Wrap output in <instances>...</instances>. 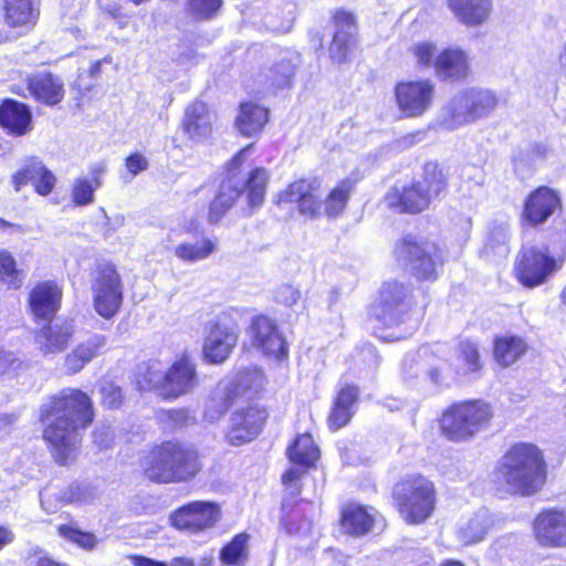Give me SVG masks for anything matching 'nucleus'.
I'll return each mask as SVG.
<instances>
[{
    "label": "nucleus",
    "mask_w": 566,
    "mask_h": 566,
    "mask_svg": "<svg viewBox=\"0 0 566 566\" xmlns=\"http://www.w3.org/2000/svg\"><path fill=\"white\" fill-rule=\"evenodd\" d=\"M474 122L489 116L497 107V98L492 91L471 87L467 88Z\"/></svg>",
    "instance_id": "nucleus-44"
},
{
    "label": "nucleus",
    "mask_w": 566,
    "mask_h": 566,
    "mask_svg": "<svg viewBox=\"0 0 566 566\" xmlns=\"http://www.w3.org/2000/svg\"><path fill=\"white\" fill-rule=\"evenodd\" d=\"M474 123L467 91L457 93L442 108L440 125L448 130Z\"/></svg>",
    "instance_id": "nucleus-32"
},
{
    "label": "nucleus",
    "mask_w": 566,
    "mask_h": 566,
    "mask_svg": "<svg viewBox=\"0 0 566 566\" xmlns=\"http://www.w3.org/2000/svg\"><path fill=\"white\" fill-rule=\"evenodd\" d=\"M0 279L14 289L22 285L21 273L17 269L15 261L11 253L6 250H0Z\"/></svg>",
    "instance_id": "nucleus-53"
},
{
    "label": "nucleus",
    "mask_w": 566,
    "mask_h": 566,
    "mask_svg": "<svg viewBox=\"0 0 566 566\" xmlns=\"http://www.w3.org/2000/svg\"><path fill=\"white\" fill-rule=\"evenodd\" d=\"M395 497L401 517L408 524H420L433 512L436 494L433 484L418 476L397 485Z\"/></svg>",
    "instance_id": "nucleus-9"
},
{
    "label": "nucleus",
    "mask_w": 566,
    "mask_h": 566,
    "mask_svg": "<svg viewBox=\"0 0 566 566\" xmlns=\"http://www.w3.org/2000/svg\"><path fill=\"white\" fill-rule=\"evenodd\" d=\"M238 342L234 327L221 324L213 325L203 343V357L212 364H221L228 359Z\"/></svg>",
    "instance_id": "nucleus-23"
},
{
    "label": "nucleus",
    "mask_w": 566,
    "mask_h": 566,
    "mask_svg": "<svg viewBox=\"0 0 566 566\" xmlns=\"http://www.w3.org/2000/svg\"><path fill=\"white\" fill-rule=\"evenodd\" d=\"M28 95L46 106L57 105L65 95L63 81L49 72H40L25 78Z\"/></svg>",
    "instance_id": "nucleus-22"
},
{
    "label": "nucleus",
    "mask_w": 566,
    "mask_h": 566,
    "mask_svg": "<svg viewBox=\"0 0 566 566\" xmlns=\"http://www.w3.org/2000/svg\"><path fill=\"white\" fill-rule=\"evenodd\" d=\"M452 361L457 373L460 374L462 378L476 374L482 369L478 346L471 340H463L459 344L452 357Z\"/></svg>",
    "instance_id": "nucleus-42"
},
{
    "label": "nucleus",
    "mask_w": 566,
    "mask_h": 566,
    "mask_svg": "<svg viewBox=\"0 0 566 566\" xmlns=\"http://www.w3.org/2000/svg\"><path fill=\"white\" fill-rule=\"evenodd\" d=\"M221 518V506L213 501L189 502L175 510L169 516L176 530L189 535H199L214 528Z\"/></svg>",
    "instance_id": "nucleus-12"
},
{
    "label": "nucleus",
    "mask_w": 566,
    "mask_h": 566,
    "mask_svg": "<svg viewBox=\"0 0 566 566\" xmlns=\"http://www.w3.org/2000/svg\"><path fill=\"white\" fill-rule=\"evenodd\" d=\"M447 187L442 169L434 163L424 166L422 180L409 187L391 188L384 198V203L398 213H418L427 209L430 202L439 197Z\"/></svg>",
    "instance_id": "nucleus-5"
},
{
    "label": "nucleus",
    "mask_w": 566,
    "mask_h": 566,
    "mask_svg": "<svg viewBox=\"0 0 566 566\" xmlns=\"http://www.w3.org/2000/svg\"><path fill=\"white\" fill-rule=\"evenodd\" d=\"M298 63V55L293 52H285L277 61L270 66H263L255 75V83L263 92H275L290 87Z\"/></svg>",
    "instance_id": "nucleus-19"
},
{
    "label": "nucleus",
    "mask_w": 566,
    "mask_h": 566,
    "mask_svg": "<svg viewBox=\"0 0 566 566\" xmlns=\"http://www.w3.org/2000/svg\"><path fill=\"white\" fill-rule=\"evenodd\" d=\"M394 253L420 280H434L438 265L442 263L441 251L433 242L418 241L411 235L399 241Z\"/></svg>",
    "instance_id": "nucleus-10"
},
{
    "label": "nucleus",
    "mask_w": 566,
    "mask_h": 566,
    "mask_svg": "<svg viewBox=\"0 0 566 566\" xmlns=\"http://www.w3.org/2000/svg\"><path fill=\"white\" fill-rule=\"evenodd\" d=\"M358 397V389L355 386L343 387L334 401L328 417L329 426L337 430L346 426L354 415V407Z\"/></svg>",
    "instance_id": "nucleus-38"
},
{
    "label": "nucleus",
    "mask_w": 566,
    "mask_h": 566,
    "mask_svg": "<svg viewBox=\"0 0 566 566\" xmlns=\"http://www.w3.org/2000/svg\"><path fill=\"white\" fill-rule=\"evenodd\" d=\"M556 270V261L546 247H523L514 266L516 279L526 287L543 284Z\"/></svg>",
    "instance_id": "nucleus-13"
},
{
    "label": "nucleus",
    "mask_w": 566,
    "mask_h": 566,
    "mask_svg": "<svg viewBox=\"0 0 566 566\" xmlns=\"http://www.w3.org/2000/svg\"><path fill=\"white\" fill-rule=\"evenodd\" d=\"M143 378L149 389L156 390L165 399L186 395L198 385L195 365L187 357L176 360L167 369L158 361L149 363Z\"/></svg>",
    "instance_id": "nucleus-6"
},
{
    "label": "nucleus",
    "mask_w": 566,
    "mask_h": 566,
    "mask_svg": "<svg viewBox=\"0 0 566 566\" xmlns=\"http://www.w3.org/2000/svg\"><path fill=\"white\" fill-rule=\"evenodd\" d=\"M412 305L410 287L398 281H388L380 286L368 315L376 323L395 327L409 321Z\"/></svg>",
    "instance_id": "nucleus-8"
},
{
    "label": "nucleus",
    "mask_w": 566,
    "mask_h": 566,
    "mask_svg": "<svg viewBox=\"0 0 566 566\" xmlns=\"http://www.w3.org/2000/svg\"><path fill=\"white\" fill-rule=\"evenodd\" d=\"M104 171V164H97L91 170L92 179L76 178L74 180L72 201L75 206L83 207L94 202V192L102 186L101 176Z\"/></svg>",
    "instance_id": "nucleus-40"
},
{
    "label": "nucleus",
    "mask_w": 566,
    "mask_h": 566,
    "mask_svg": "<svg viewBox=\"0 0 566 566\" xmlns=\"http://www.w3.org/2000/svg\"><path fill=\"white\" fill-rule=\"evenodd\" d=\"M547 148L543 144H534L522 149L514 156L513 164L517 172H526L533 169L537 161L545 158Z\"/></svg>",
    "instance_id": "nucleus-48"
},
{
    "label": "nucleus",
    "mask_w": 566,
    "mask_h": 566,
    "mask_svg": "<svg viewBox=\"0 0 566 566\" xmlns=\"http://www.w3.org/2000/svg\"><path fill=\"white\" fill-rule=\"evenodd\" d=\"M547 465L542 450L521 442L512 446L501 459L496 475L509 492L530 496L536 494L546 482Z\"/></svg>",
    "instance_id": "nucleus-2"
},
{
    "label": "nucleus",
    "mask_w": 566,
    "mask_h": 566,
    "mask_svg": "<svg viewBox=\"0 0 566 566\" xmlns=\"http://www.w3.org/2000/svg\"><path fill=\"white\" fill-rule=\"evenodd\" d=\"M252 346L261 350L265 356L282 359L287 356L286 343L276 325L266 316L255 317L249 328Z\"/></svg>",
    "instance_id": "nucleus-18"
},
{
    "label": "nucleus",
    "mask_w": 566,
    "mask_h": 566,
    "mask_svg": "<svg viewBox=\"0 0 566 566\" xmlns=\"http://www.w3.org/2000/svg\"><path fill=\"white\" fill-rule=\"evenodd\" d=\"M430 380L437 386L449 387L453 382L462 379V376L457 373L453 361L443 360L438 366L431 367L428 370Z\"/></svg>",
    "instance_id": "nucleus-51"
},
{
    "label": "nucleus",
    "mask_w": 566,
    "mask_h": 566,
    "mask_svg": "<svg viewBox=\"0 0 566 566\" xmlns=\"http://www.w3.org/2000/svg\"><path fill=\"white\" fill-rule=\"evenodd\" d=\"M558 61L562 71L566 74V41L562 45L559 53H558Z\"/></svg>",
    "instance_id": "nucleus-64"
},
{
    "label": "nucleus",
    "mask_w": 566,
    "mask_h": 566,
    "mask_svg": "<svg viewBox=\"0 0 566 566\" xmlns=\"http://www.w3.org/2000/svg\"><path fill=\"white\" fill-rule=\"evenodd\" d=\"M433 91L429 80L398 83L395 95L399 109L407 117L422 115L431 105Z\"/></svg>",
    "instance_id": "nucleus-16"
},
{
    "label": "nucleus",
    "mask_w": 566,
    "mask_h": 566,
    "mask_svg": "<svg viewBox=\"0 0 566 566\" xmlns=\"http://www.w3.org/2000/svg\"><path fill=\"white\" fill-rule=\"evenodd\" d=\"M106 345V336L93 334L77 344L64 358L63 369L66 375L80 373L90 361L99 355Z\"/></svg>",
    "instance_id": "nucleus-29"
},
{
    "label": "nucleus",
    "mask_w": 566,
    "mask_h": 566,
    "mask_svg": "<svg viewBox=\"0 0 566 566\" xmlns=\"http://www.w3.org/2000/svg\"><path fill=\"white\" fill-rule=\"evenodd\" d=\"M376 515L377 512L373 507L349 505L343 512L342 527L350 535H365L373 530Z\"/></svg>",
    "instance_id": "nucleus-36"
},
{
    "label": "nucleus",
    "mask_w": 566,
    "mask_h": 566,
    "mask_svg": "<svg viewBox=\"0 0 566 566\" xmlns=\"http://www.w3.org/2000/svg\"><path fill=\"white\" fill-rule=\"evenodd\" d=\"M252 146L241 149L228 164V178L222 181L217 197H222V202L230 209L238 197L243 192V185L238 180L241 166L247 160Z\"/></svg>",
    "instance_id": "nucleus-35"
},
{
    "label": "nucleus",
    "mask_w": 566,
    "mask_h": 566,
    "mask_svg": "<svg viewBox=\"0 0 566 566\" xmlns=\"http://www.w3.org/2000/svg\"><path fill=\"white\" fill-rule=\"evenodd\" d=\"M6 21L12 28L33 25L38 12L32 6V0H6Z\"/></svg>",
    "instance_id": "nucleus-43"
},
{
    "label": "nucleus",
    "mask_w": 566,
    "mask_h": 566,
    "mask_svg": "<svg viewBox=\"0 0 566 566\" xmlns=\"http://www.w3.org/2000/svg\"><path fill=\"white\" fill-rule=\"evenodd\" d=\"M287 455L292 463L300 468L289 469L282 476V482L287 493L295 497L301 492L300 481L306 469L313 467L319 458V450L308 433L298 436L287 449Z\"/></svg>",
    "instance_id": "nucleus-15"
},
{
    "label": "nucleus",
    "mask_w": 566,
    "mask_h": 566,
    "mask_svg": "<svg viewBox=\"0 0 566 566\" xmlns=\"http://www.w3.org/2000/svg\"><path fill=\"white\" fill-rule=\"evenodd\" d=\"M62 289L52 281L36 284L30 292L29 306L35 318L50 319L61 305Z\"/></svg>",
    "instance_id": "nucleus-25"
},
{
    "label": "nucleus",
    "mask_w": 566,
    "mask_h": 566,
    "mask_svg": "<svg viewBox=\"0 0 566 566\" xmlns=\"http://www.w3.org/2000/svg\"><path fill=\"white\" fill-rule=\"evenodd\" d=\"M93 402L77 388H64L42 406L43 438L60 464L73 461L81 446V430L92 423Z\"/></svg>",
    "instance_id": "nucleus-1"
},
{
    "label": "nucleus",
    "mask_w": 566,
    "mask_h": 566,
    "mask_svg": "<svg viewBox=\"0 0 566 566\" xmlns=\"http://www.w3.org/2000/svg\"><path fill=\"white\" fill-rule=\"evenodd\" d=\"M409 53L413 57L418 69L429 70L432 66L434 67L438 49L433 41L423 40L416 42L409 48Z\"/></svg>",
    "instance_id": "nucleus-47"
},
{
    "label": "nucleus",
    "mask_w": 566,
    "mask_h": 566,
    "mask_svg": "<svg viewBox=\"0 0 566 566\" xmlns=\"http://www.w3.org/2000/svg\"><path fill=\"white\" fill-rule=\"evenodd\" d=\"M102 403L107 408H117L123 400L122 390L109 380H102L99 384Z\"/></svg>",
    "instance_id": "nucleus-54"
},
{
    "label": "nucleus",
    "mask_w": 566,
    "mask_h": 566,
    "mask_svg": "<svg viewBox=\"0 0 566 566\" xmlns=\"http://www.w3.org/2000/svg\"><path fill=\"white\" fill-rule=\"evenodd\" d=\"M0 125L10 135L23 136L32 129V113L25 104L6 101L0 106Z\"/></svg>",
    "instance_id": "nucleus-31"
},
{
    "label": "nucleus",
    "mask_w": 566,
    "mask_h": 566,
    "mask_svg": "<svg viewBox=\"0 0 566 566\" xmlns=\"http://www.w3.org/2000/svg\"><path fill=\"white\" fill-rule=\"evenodd\" d=\"M59 534L65 539L76 544L78 547L88 551L93 549L98 543L93 533L84 532L74 525H60Z\"/></svg>",
    "instance_id": "nucleus-52"
},
{
    "label": "nucleus",
    "mask_w": 566,
    "mask_h": 566,
    "mask_svg": "<svg viewBox=\"0 0 566 566\" xmlns=\"http://www.w3.org/2000/svg\"><path fill=\"white\" fill-rule=\"evenodd\" d=\"M75 332L73 321L55 322L39 331L35 336L38 347L43 355L57 354L69 345Z\"/></svg>",
    "instance_id": "nucleus-27"
},
{
    "label": "nucleus",
    "mask_w": 566,
    "mask_h": 566,
    "mask_svg": "<svg viewBox=\"0 0 566 566\" xmlns=\"http://www.w3.org/2000/svg\"><path fill=\"white\" fill-rule=\"evenodd\" d=\"M305 509L298 505L295 509L290 510V504L287 500H284L282 503V525L290 534H295L300 536L307 535L312 528V521L310 518H305L300 524H297L298 518L304 513Z\"/></svg>",
    "instance_id": "nucleus-46"
},
{
    "label": "nucleus",
    "mask_w": 566,
    "mask_h": 566,
    "mask_svg": "<svg viewBox=\"0 0 566 566\" xmlns=\"http://www.w3.org/2000/svg\"><path fill=\"white\" fill-rule=\"evenodd\" d=\"M264 420V411L256 407L235 411L230 420L228 441L233 446H240L253 440L260 433Z\"/></svg>",
    "instance_id": "nucleus-20"
},
{
    "label": "nucleus",
    "mask_w": 566,
    "mask_h": 566,
    "mask_svg": "<svg viewBox=\"0 0 566 566\" xmlns=\"http://www.w3.org/2000/svg\"><path fill=\"white\" fill-rule=\"evenodd\" d=\"M134 566H168V564L145 556L133 555L129 557Z\"/></svg>",
    "instance_id": "nucleus-61"
},
{
    "label": "nucleus",
    "mask_w": 566,
    "mask_h": 566,
    "mask_svg": "<svg viewBox=\"0 0 566 566\" xmlns=\"http://www.w3.org/2000/svg\"><path fill=\"white\" fill-rule=\"evenodd\" d=\"M274 298L277 303L291 307L300 301L301 293L296 287L284 284L275 291Z\"/></svg>",
    "instance_id": "nucleus-56"
},
{
    "label": "nucleus",
    "mask_w": 566,
    "mask_h": 566,
    "mask_svg": "<svg viewBox=\"0 0 566 566\" xmlns=\"http://www.w3.org/2000/svg\"><path fill=\"white\" fill-rule=\"evenodd\" d=\"M168 566H195V563L188 557H175L169 562Z\"/></svg>",
    "instance_id": "nucleus-62"
},
{
    "label": "nucleus",
    "mask_w": 566,
    "mask_h": 566,
    "mask_svg": "<svg viewBox=\"0 0 566 566\" xmlns=\"http://www.w3.org/2000/svg\"><path fill=\"white\" fill-rule=\"evenodd\" d=\"M147 167L148 161L140 154H133L126 159V168L133 176L146 170Z\"/></svg>",
    "instance_id": "nucleus-58"
},
{
    "label": "nucleus",
    "mask_w": 566,
    "mask_h": 566,
    "mask_svg": "<svg viewBox=\"0 0 566 566\" xmlns=\"http://www.w3.org/2000/svg\"><path fill=\"white\" fill-rule=\"evenodd\" d=\"M264 375L260 368L254 366L239 370L233 379L224 380L219 384L218 390L214 392L212 403L217 400L222 402L216 413H212L209 409L206 412V417L210 420L218 419L232 403L234 397L253 392L256 394L263 386Z\"/></svg>",
    "instance_id": "nucleus-14"
},
{
    "label": "nucleus",
    "mask_w": 566,
    "mask_h": 566,
    "mask_svg": "<svg viewBox=\"0 0 566 566\" xmlns=\"http://www.w3.org/2000/svg\"><path fill=\"white\" fill-rule=\"evenodd\" d=\"M527 349L525 339L516 335H504L494 340V358L504 367L517 361Z\"/></svg>",
    "instance_id": "nucleus-39"
},
{
    "label": "nucleus",
    "mask_w": 566,
    "mask_h": 566,
    "mask_svg": "<svg viewBox=\"0 0 566 566\" xmlns=\"http://www.w3.org/2000/svg\"><path fill=\"white\" fill-rule=\"evenodd\" d=\"M222 0H189L191 13L199 19L211 18L221 7Z\"/></svg>",
    "instance_id": "nucleus-55"
},
{
    "label": "nucleus",
    "mask_w": 566,
    "mask_h": 566,
    "mask_svg": "<svg viewBox=\"0 0 566 566\" xmlns=\"http://www.w3.org/2000/svg\"><path fill=\"white\" fill-rule=\"evenodd\" d=\"M355 182L343 179L328 192L323 201L319 196L321 181L317 179H301L290 184L277 193L275 202L297 203L300 214L314 220L322 216L327 218L339 217L349 200Z\"/></svg>",
    "instance_id": "nucleus-3"
},
{
    "label": "nucleus",
    "mask_w": 566,
    "mask_h": 566,
    "mask_svg": "<svg viewBox=\"0 0 566 566\" xmlns=\"http://www.w3.org/2000/svg\"><path fill=\"white\" fill-rule=\"evenodd\" d=\"M336 32L329 46V57L336 63L346 60L349 43L355 33L354 15L346 11H338L334 15Z\"/></svg>",
    "instance_id": "nucleus-33"
},
{
    "label": "nucleus",
    "mask_w": 566,
    "mask_h": 566,
    "mask_svg": "<svg viewBox=\"0 0 566 566\" xmlns=\"http://www.w3.org/2000/svg\"><path fill=\"white\" fill-rule=\"evenodd\" d=\"M534 535L544 547L566 548V509L541 512L534 521Z\"/></svg>",
    "instance_id": "nucleus-17"
},
{
    "label": "nucleus",
    "mask_w": 566,
    "mask_h": 566,
    "mask_svg": "<svg viewBox=\"0 0 566 566\" xmlns=\"http://www.w3.org/2000/svg\"><path fill=\"white\" fill-rule=\"evenodd\" d=\"M94 442L101 448H107L113 440V433L109 428L103 427L96 429L93 433Z\"/></svg>",
    "instance_id": "nucleus-60"
},
{
    "label": "nucleus",
    "mask_w": 566,
    "mask_h": 566,
    "mask_svg": "<svg viewBox=\"0 0 566 566\" xmlns=\"http://www.w3.org/2000/svg\"><path fill=\"white\" fill-rule=\"evenodd\" d=\"M19 365V359L13 352H9L0 347V374H6L11 369H15Z\"/></svg>",
    "instance_id": "nucleus-59"
},
{
    "label": "nucleus",
    "mask_w": 566,
    "mask_h": 566,
    "mask_svg": "<svg viewBox=\"0 0 566 566\" xmlns=\"http://www.w3.org/2000/svg\"><path fill=\"white\" fill-rule=\"evenodd\" d=\"M55 180L54 175L38 158L29 159L25 166L12 177L15 190H20L22 186L32 181L36 192L42 196H46L53 190Z\"/></svg>",
    "instance_id": "nucleus-28"
},
{
    "label": "nucleus",
    "mask_w": 566,
    "mask_h": 566,
    "mask_svg": "<svg viewBox=\"0 0 566 566\" xmlns=\"http://www.w3.org/2000/svg\"><path fill=\"white\" fill-rule=\"evenodd\" d=\"M491 407L480 400L452 405L440 419L442 434L452 441H465L488 426Z\"/></svg>",
    "instance_id": "nucleus-7"
},
{
    "label": "nucleus",
    "mask_w": 566,
    "mask_h": 566,
    "mask_svg": "<svg viewBox=\"0 0 566 566\" xmlns=\"http://www.w3.org/2000/svg\"><path fill=\"white\" fill-rule=\"evenodd\" d=\"M470 71L468 53L459 48L441 51L434 61V72L443 80H463Z\"/></svg>",
    "instance_id": "nucleus-30"
},
{
    "label": "nucleus",
    "mask_w": 566,
    "mask_h": 566,
    "mask_svg": "<svg viewBox=\"0 0 566 566\" xmlns=\"http://www.w3.org/2000/svg\"><path fill=\"white\" fill-rule=\"evenodd\" d=\"M492 524L488 510H480L458 528V537L465 545L475 544L484 538Z\"/></svg>",
    "instance_id": "nucleus-41"
},
{
    "label": "nucleus",
    "mask_w": 566,
    "mask_h": 566,
    "mask_svg": "<svg viewBox=\"0 0 566 566\" xmlns=\"http://www.w3.org/2000/svg\"><path fill=\"white\" fill-rule=\"evenodd\" d=\"M269 120V109L253 102L240 104L235 118L238 132L247 137H253L262 132Z\"/></svg>",
    "instance_id": "nucleus-34"
},
{
    "label": "nucleus",
    "mask_w": 566,
    "mask_h": 566,
    "mask_svg": "<svg viewBox=\"0 0 566 566\" xmlns=\"http://www.w3.org/2000/svg\"><path fill=\"white\" fill-rule=\"evenodd\" d=\"M248 535H235L220 552V559L226 565H237L247 557Z\"/></svg>",
    "instance_id": "nucleus-50"
},
{
    "label": "nucleus",
    "mask_w": 566,
    "mask_h": 566,
    "mask_svg": "<svg viewBox=\"0 0 566 566\" xmlns=\"http://www.w3.org/2000/svg\"><path fill=\"white\" fill-rule=\"evenodd\" d=\"M453 18L467 28H478L489 22L493 0H447Z\"/></svg>",
    "instance_id": "nucleus-24"
},
{
    "label": "nucleus",
    "mask_w": 566,
    "mask_h": 566,
    "mask_svg": "<svg viewBox=\"0 0 566 566\" xmlns=\"http://www.w3.org/2000/svg\"><path fill=\"white\" fill-rule=\"evenodd\" d=\"M228 210V207L222 202V197H216L209 207V223L217 224L223 218Z\"/></svg>",
    "instance_id": "nucleus-57"
},
{
    "label": "nucleus",
    "mask_w": 566,
    "mask_h": 566,
    "mask_svg": "<svg viewBox=\"0 0 566 566\" xmlns=\"http://www.w3.org/2000/svg\"><path fill=\"white\" fill-rule=\"evenodd\" d=\"M218 250L216 239L202 235L195 241H182L174 248V255L184 263H198L210 258Z\"/></svg>",
    "instance_id": "nucleus-37"
},
{
    "label": "nucleus",
    "mask_w": 566,
    "mask_h": 566,
    "mask_svg": "<svg viewBox=\"0 0 566 566\" xmlns=\"http://www.w3.org/2000/svg\"><path fill=\"white\" fill-rule=\"evenodd\" d=\"M200 467L195 449L174 441L154 448L144 464L146 475L159 483L186 481L195 476Z\"/></svg>",
    "instance_id": "nucleus-4"
},
{
    "label": "nucleus",
    "mask_w": 566,
    "mask_h": 566,
    "mask_svg": "<svg viewBox=\"0 0 566 566\" xmlns=\"http://www.w3.org/2000/svg\"><path fill=\"white\" fill-rule=\"evenodd\" d=\"M91 291L94 310L99 316L109 319L118 313L123 303V283L114 264H97Z\"/></svg>",
    "instance_id": "nucleus-11"
},
{
    "label": "nucleus",
    "mask_w": 566,
    "mask_h": 566,
    "mask_svg": "<svg viewBox=\"0 0 566 566\" xmlns=\"http://www.w3.org/2000/svg\"><path fill=\"white\" fill-rule=\"evenodd\" d=\"M559 207L558 195L549 188L541 187L526 199L524 219L532 226L544 223Z\"/></svg>",
    "instance_id": "nucleus-26"
},
{
    "label": "nucleus",
    "mask_w": 566,
    "mask_h": 566,
    "mask_svg": "<svg viewBox=\"0 0 566 566\" xmlns=\"http://www.w3.org/2000/svg\"><path fill=\"white\" fill-rule=\"evenodd\" d=\"M268 177V172L263 168L253 169L248 180L238 177V180L243 185V190L248 188V201L251 208H258L263 203Z\"/></svg>",
    "instance_id": "nucleus-45"
},
{
    "label": "nucleus",
    "mask_w": 566,
    "mask_h": 566,
    "mask_svg": "<svg viewBox=\"0 0 566 566\" xmlns=\"http://www.w3.org/2000/svg\"><path fill=\"white\" fill-rule=\"evenodd\" d=\"M111 61L108 59L98 60L95 63L92 64L90 69V75L92 77H97L101 73V67L103 63H109Z\"/></svg>",
    "instance_id": "nucleus-63"
},
{
    "label": "nucleus",
    "mask_w": 566,
    "mask_h": 566,
    "mask_svg": "<svg viewBox=\"0 0 566 566\" xmlns=\"http://www.w3.org/2000/svg\"><path fill=\"white\" fill-rule=\"evenodd\" d=\"M214 115L202 101H193L186 108L181 120V129L188 139L195 143L206 140L212 133Z\"/></svg>",
    "instance_id": "nucleus-21"
},
{
    "label": "nucleus",
    "mask_w": 566,
    "mask_h": 566,
    "mask_svg": "<svg viewBox=\"0 0 566 566\" xmlns=\"http://www.w3.org/2000/svg\"><path fill=\"white\" fill-rule=\"evenodd\" d=\"M97 494V490L87 483H72L60 494V501L64 504H86Z\"/></svg>",
    "instance_id": "nucleus-49"
}]
</instances>
